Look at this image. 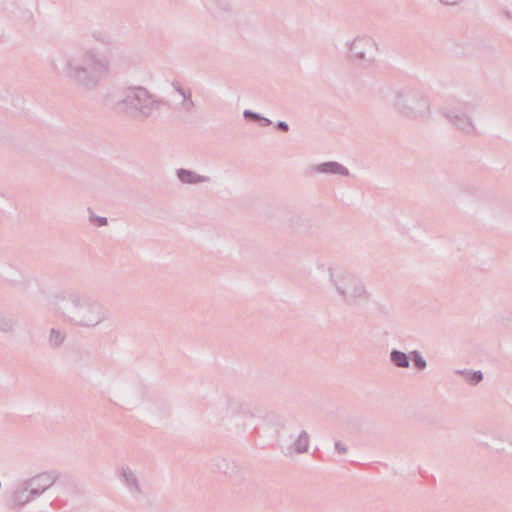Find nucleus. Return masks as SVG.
Segmentation results:
<instances>
[{
    "instance_id": "423d86ee",
    "label": "nucleus",
    "mask_w": 512,
    "mask_h": 512,
    "mask_svg": "<svg viewBox=\"0 0 512 512\" xmlns=\"http://www.w3.org/2000/svg\"><path fill=\"white\" fill-rule=\"evenodd\" d=\"M442 1L447 4H455L457 2V0H442Z\"/></svg>"
},
{
    "instance_id": "6e6552de",
    "label": "nucleus",
    "mask_w": 512,
    "mask_h": 512,
    "mask_svg": "<svg viewBox=\"0 0 512 512\" xmlns=\"http://www.w3.org/2000/svg\"><path fill=\"white\" fill-rule=\"evenodd\" d=\"M279 126L283 129H287V125L285 123H280Z\"/></svg>"
},
{
    "instance_id": "39448f33",
    "label": "nucleus",
    "mask_w": 512,
    "mask_h": 512,
    "mask_svg": "<svg viewBox=\"0 0 512 512\" xmlns=\"http://www.w3.org/2000/svg\"><path fill=\"white\" fill-rule=\"evenodd\" d=\"M300 442H301V444H302V449H301V450H299V451H300V452H301V451H305V450H306V448H307V439H306V438L301 439V440H300Z\"/></svg>"
},
{
    "instance_id": "f03ea898",
    "label": "nucleus",
    "mask_w": 512,
    "mask_h": 512,
    "mask_svg": "<svg viewBox=\"0 0 512 512\" xmlns=\"http://www.w3.org/2000/svg\"><path fill=\"white\" fill-rule=\"evenodd\" d=\"M323 172L344 173V168L337 163H326L321 169Z\"/></svg>"
},
{
    "instance_id": "0eeeda50",
    "label": "nucleus",
    "mask_w": 512,
    "mask_h": 512,
    "mask_svg": "<svg viewBox=\"0 0 512 512\" xmlns=\"http://www.w3.org/2000/svg\"><path fill=\"white\" fill-rule=\"evenodd\" d=\"M98 224L99 225H105L106 224V219H104V218L103 219H99L98 220Z\"/></svg>"
},
{
    "instance_id": "f257e3e1",
    "label": "nucleus",
    "mask_w": 512,
    "mask_h": 512,
    "mask_svg": "<svg viewBox=\"0 0 512 512\" xmlns=\"http://www.w3.org/2000/svg\"><path fill=\"white\" fill-rule=\"evenodd\" d=\"M392 360L399 367H407L408 366L407 357H406V355L404 353H401V352H398V351L393 352L392 353Z\"/></svg>"
},
{
    "instance_id": "7ed1b4c3",
    "label": "nucleus",
    "mask_w": 512,
    "mask_h": 512,
    "mask_svg": "<svg viewBox=\"0 0 512 512\" xmlns=\"http://www.w3.org/2000/svg\"><path fill=\"white\" fill-rule=\"evenodd\" d=\"M179 178L184 182H196V177L189 171H180L179 172Z\"/></svg>"
},
{
    "instance_id": "1a4fd4ad",
    "label": "nucleus",
    "mask_w": 512,
    "mask_h": 512,
    "mask_svg": "<svg viewBox=\"0 0 512 512\" xmlns=\"http://www.w3.org/2000/svg\"><path fill=\"white\" fill-rule=\"evenodd\" d=\"M481 378H482V376H481V374H479V375L477 376V381L481 380Z\"/></svg>"
},
{
    "instance_id": "20e7f679",
    "label": "nucleus",
    "mask_w": 512,
    "mask_h": 512,
    "mask_svg": "<svg viewBox=\"0 0 512 512\" xmlns=\"http://www.w3.org/2000/svg\"><path fill=\"white\" fill-rule=\"evenodd\" d=\"M413 361L417 368L423 369L425 367V362L417 354L414 355Z\"/></svg>"
}]
</instances>
